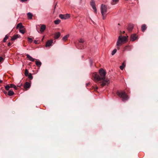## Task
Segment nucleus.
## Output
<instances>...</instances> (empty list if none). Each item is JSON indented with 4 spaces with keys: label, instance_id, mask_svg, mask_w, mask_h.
<instances>
[{
    "label": "nucleus",
    "instance_id": "2",
    "mask_svg": "<svg viewBox=\"0 0 158 158\" xmlns=\"http://www.w3.org/2000/svg\"><path fill=\"white\" fill-rule=\"evenodd\" d=\"M117 94L119 97L122 98V100L123 102L127 101L128 99V96L124 91H118Z\"/></svg>",
    "mask_w": 158,
    "mask_h": 158
},
{
    "label": "nucleus",
    "instance_id": "12",
    "mask_svg": "<svg viewBox=\"0 0 158 158\" xmlns=\"http://www.w3.org/2000/svg\"><path fill=\"white\" fill-rule=\"evenodd\" d=\"M27 58L30 61L33 62L35 60V59L33 58L31 56L28 54H26Z\"/></svg>",
    "mask_w": 158,
    "mask_h": 158
},
{
    "label": "nucleus",
    "instance_id": "32",
    "mask_svg": "<svg viewBox=\"0 0 158 158\" xmlns=\"http://www.w3.org/2000/svg\"><path fill=\"white\" fill-rule=\"evenodd\" d=\"M10 87V86H9V85H7L5 86V88L6 90H9Z\"/></svg>",
    "mask_w": 158,
    "mask_h": 158
},
{
    "label": "nucleus",
    "instance_id": "41",
    "mask_svg": "<svg viewBox=\"0 0 158 158\" xmlns=\"http://www.w3.org/2000/svg\"><path fill=\"white\" fill-rule=\"evenodd\" d=\"M21 0L22 2H24V1H27V0Z\"/></svg>",
    "mask_w": 158,
    "mask_h": 158
},
{
    "label": "nucleus",
    "instance_id": "17",
    "mask_svg": "<svg viewBox=\"0 0 158 158\" xmlns=\"http://www.w3.org/2000/svg\"><path fill=\"white\" fill-rule=\"evenodd\" d=\"M122 42H125L127 40V38L125 36H121V40Z\"/></svg>",
    "mask_w": 158,
    "mask_h": 158
},
{
    "label": "nucleus",
    "instance_id": "44",
    "mask_svg": "<svg viewBox=\"0 0 158 158\" xmlns=\"http://www.w3.org/2000/svg\"><path fill=\"white\" fill-rule=\"evenodd\" d=\"M96 89H98V87L97 86H96Z\"/></svg>",
    "mask_w": 158,
    "mask_h": 158
},
{
    "label": "nucleus",
    "instance_id": "36",
    "mask_svg": "<svg viewBox=\"0 0 158 158\" xmlns=\"http://www.w3.org/2000/svg\"><path fill=\"white\" fill-rule=\"evenodd\" d=\"M3 58L2 57H0V62L2 61Z\"/></svg>",
    "mask_w": 158,
    "mask_h": 158
},
{
    "label": "nucleus",
    "instance_id": "19",
    "mask_svg": "<svg viewBox=\"0 0 158 158\" xmlns=\"http://www.w3.org/2000/svg\"><path fill=\"white\" fill-rule=\"evenodd\" d=\"M36 65L40 67L42 64L41 62L39 61H36L35 62Z\"/></svg>",
    "mask_w": 158,
    "mask_h": 158
},
{
    "label": "nucleus",
    "instance_id": "18",
    "mask_svg": "<svg viewBox=\"0 0 158 158\" xmlns=\"http://www.w3.org/2000/svg\"><path fill=\"white\" fill-rule=\"evenodd\" d=\"M147 29V27L145 24H143L142 26V31L143 32H144V31L146 30Z\"/></svg>",
    "mask_w": 158,
    "mask_h": 158
},
{
    "label": "nucleus",
    "instance_id": "6",
    "mask_svg": "<svg viewBox=\"0 0 158 158\" xmlns=\"http://www.w3.org/2000/svg\"><path fill=\"white\" fill-rule=\"evenodd\" d=\"M90 5L92 7L93 10H94V12L95 13H97V10L95 5L94 1V0H92L90 2Z\"/></svg>",
    "mask_w": 158,
    "mask_h": 158
},
{
    "label": "nucleus",
    "instance_id": "29",
    "mask_svg": "<svg viewBox=\"0 0 158 158\" xmlns=\"http://www.w3.org/2000/svg\"><path fill=\"white\" fill-rule=\"evenodd\" d=\"M125 67L124 64V63L122 64L120 67V68L121 70H123Z\"/></svg>",
    "mask_w": 158,
    "mask_h": 158
},
{
    "label": "nucleus",
    "instance_id": "38",
    "mask_svg": "<svg viewBox=\"0 0 158 158\" xmlns=\"http://www.w3.org/2000/svg\"><path fill=\"white\" fill-rule=\"evenodd\" d=\"M78 48L79 49H82V48H83V47L80 46V47H78Z\"/></svg>",
    "mask_w": 158,
    "mask_h": 158
},
{
    "label": "nucleus",
    "instance_id": "40",
    "mask_svg": "<svg viewBox=\"0 0 158 158\" xmlns=\"http://www.w3.org/2000/svg\"><path fill=\"white\" fill-rule=\"evenodd\" d=\"M3 92L5 94H7V92L6 91H3Z\"/></svg>",
    "mask_w": 158,
    "mask_h": 158
},
{
    "label": "nucleus",
    "instance_id": "9",
    "mask_svg": "<svg viewBox=\"0 0 158 158\" xmlns=\"http://www.w3.org/2000/svg\"><path fill=\"white\" fill-rule=\"evenodd\" d=\"M121 36H120L118 37V41L116 43V45L117 46H118L119 45H121L122 44V42L121 41Z\"/></svg>",
    "mask_w": 158,
    "mask_h": 158
},
{
    "label": "nucleus",
    "instance_id": "27",
    "mask_svg": "<svg viewBox=\"0 0 158 158\" xmlns=\"http://www.w3.org/2000/svg\"><path fill=\"white\" fill-rule=\"evenodd\" d=\"M8 35H6L3 39V42H5L6 41V40L8 39Z\"/></svg>",
    "mask_w": 158,
    "mask_h": 158
},
{
    "label": "nucleus",
    "instance_id": "37",
    "mask_svg": "<svg viewBox=\"0 0 158 158\" xmlns=\"http://www.w3.org/2000/svg\"><path fill=\"white\" fill-rule=\"evenodd\" d=\"M22 83H21V84H20L19 85H18V86H19V87H20L21 86H22Z\"/></svg>",
    "mask_w": 158,
    "mask_h": 158
},
{
    "label": "nucleus",
    "instance_id": "34",
    "mask_svg": "<svg viewBox=\"0 0 158 158\" xmlns=\"http://www.w3.org/2000/svg\"><path fill=\"white\" fill-rule=\"evenodd\" d=\"M89 62L90 64V66H92L93 62V60L91 59H90L89 60Z\"/></svg>",
    "mask_w": 158,
    "mask_h": 158
},
{
    "label": "nucleus",
    "instance_id": "14",
    "mask_svg": "<svg viewBox=\"0 0 158 158\" xmlns=\"http://www.w3.org/2000/svg\"><path fill=\"white\" fill-rule=\"evenodd\" d=\"M134 26L132 24H130L128 25V30L129 31H131L133 28Z\"/></svg>",
    "mask_w": 158,
    "mask_h": 158
},
{
    "label": "nucleus",
    "instance_id": "22",
    "mask_svg": "<svg viewBox=\"0 0 158 158\" xmlns=\"http://www.w3.org/2000/svg\"><path fill=\"white\" fill-rule=\"evenodd\" d=\"M27 15L28 17L30 19H32V15L30 12H28L27 13Z\"/></svg>",
    "mask_w": 158,
    "mask_h": 158
},
{
    "label": "nucleus",
    "instance_id": "30",
    "mask_svg": "<svg viewBox=\"0 0 158 158\" xmlns=\"http://www.w3.org/2000/svg\"><path fill=\"white\" fill-rule=\"evenodd\" d=\"M28 71L27 69H26L25 71V75L26 76H27L28 75Z\"/></svg>",
    "mask_w": 158,
    "mask_h": 158
},
{
    "label": "nucleus",
    "instance_id": "31",
    "mask_svg": "<svg viewBox=\"0 0 158 158\" xmlns=\"http://www.w3.org/2000/svg\"><path fill=\"white\" fill-rule=\"evenodd\" d=\"M27 76H28L30 80H32L33 79V76L31 73H30L29 75H28Z\"/></svg>",
    "mask_w": 158,
    "mask_h": 158
},
{
    "label": "nucleus",
    "instance_id": "23",
    "mask_svg": "<svg viewBox=\"0 0 158 158\" xmlns=\"http://www.w3.org/2000/svg\"><path fill=\"white\" fill-rule=\"evenodd\" d=\"M119 0H112V5H114L117 4L119 2Z\"/></svg>",
    "mask_w": 158,
    "mask_h": 158
},
{
    "label": "nucleus",
    "instance_id": "11",
    "mask_svg": "<svg viewBox=\"0 0 158 158\" xmlns=\"http://www.w3.org/2000/svg\"><path fill=\"white\" fill-rule=\"evenodd\" d=\"M27 58L30 61L33 62L35 60V59L33 58L31 56L28 54H26Z\"/></svg>",
    "mask_w": 158,
    "mask_h": 158
},
{
    "label": "nucleus",
    "instance_id": "1",
    "mask_svg": "<svg viewBox=\"0 0 158 158\" xmlns=\"http://www.w3.org/2000/svg\"><path fill=\"white\" fill-rule=\"evenodd\" d=\"M99 73L100 76L97 73L94 74V79L95 81L97 83L100 84L102 87L108 85L110 83V80L105 77L106 72L102 69H99Z\"/></svg>",
    "mask_w": 158,
    "mask_h": 158
},
{
    "label": "nucleus",
    "instance_id": "15",
    "mask_svg": "<svg viewBox=\"0 0 158 158\" xmlns=\"http://www.w3.org/2000/svg\"><path fill=\"white\" fill-rule=\"evenodd\" d=\"M60 34L59 32H58L55 34L54 38L55 39H57L60 36Z\"/></svg>",
    "mask_w": 158,
    "mask_h": 158
},
{
    "label": "nucleus",
    "instance_id": "45",
    "mask_svg": "<svg viewBox=\"0 0 158 158\" xmlns=\"http://www.w3.org/2000/svg\"><path fill=\"white\" fill-rule=\"evenodd\" d=\"M92 22L94 24V22L92 20Z\"/></svg>",
    "mask_w": 158,
    "mask_h": 158
},
{
    "label": "nucleus",
    "instance_id": "8",
    "mask_svg": "<svg viewBox=\"0 0 158 158\" xmlns=\"http://www.w3.org/2000/svg\"><path fill=\"white\" fill-rule=\"evenodd\" d=\"M31 83L29 82H26L24 85V87L25 89H29L31 86Z\"/></svg>",
    "mask_w": 158,
    "mask_h": 158
},
{
    "label": "nucleus",
    "instance_id": "10",
    "mask_svg": "<svg viewBox=\"0 0 158 158\" xmlns=\"http://www.w3.org/2000/svg\"><path fill=\"white\" fill-rule=\"evenodd\" d=\"M53 43V40H48L46 43V47H50Z\"/></svg>",
    "mask_w": 158,
    "mask_h": 158
},
{
    "label": "nucleus",
    "instance_id": "35",
    "mask_svg": "<svg viewBox=\"0 0 158 158\" xmlns=\"http://www.w3.org/2000/svg\"><path fill=\"white\" fill-rule=\"evenodd\" d=\"M34 43L35 44H38V41L37 40H34Z\"/></svg>",
    "mask_w": 158,
    "mask_h": 158
},
{
    "label": "nucleus",
    "instance_id": "5",
    "mask_svg": "<svg viewBox=\"0 0 158 158\" xmlns=\"http://www.w3.org/2000/svg\"><path fill=\"white\" fill-rule=\"evenodd\" d=\"M59 17L61 19H66L69 18L70 17V15L68 14L65 15L60 14L59 15Z\"/></svg>",
    "mask_w": 158,
    "mask_h": 158
},
{
    "label": "nucleus",
    "instance_id": "46",
    "mask_svg": "<svg viewBox=\"0 0 158 158\" xmlns=\"http://www.w3.org/2000/svg\"><path fill=\"white\" fill-rule=\"evenodd\" d=\"M117 48H118V49H119V48L118 47H117Z\"/></svg>",
    "mask_w": 158,
    "mask_h": 158
},
{
    "label": "nucleus",
    "instance_id": "21",
    "mask_svg": "<svg viewBox=\"0 0 158 158\" xmlns=\"http://www.w3.org/2000/svg\"><path fill=\"white\" fill-rule=\"evenodd\" d=\"M14 94V92L12 90H10L8 92V95L9 96H11Z\"/></svg>",
    "mask_w": 158,
    "mask_h": 158
},
{
    "label": "nucleus",
    "instance_id": "4",
    "mask_svg": "<svg viewBox=\"0 0 158 158\" xmlns=\"http://www.w3.org/2000/svg\"><path fill=\"white\" fill-rule=\"evenodd\" d=\"M16 28L17 29L18 28H19V31L20 33L22 34H24L25 33V28L22 25L21 23H19L18 24L16 27Z\"/></svg>",
    "mask_w": 158,
    "mask_h": 158
},
{
    "label": "nucleus",
    "instance_id": "24",
    "mask_svg": "<svg viewBox=\"0 0 158 158\" xmlns=\"http://www.w3.org/2000/svg\"><path fill=\"white\" fill-rule=\"evenodd\" d=\"M84 40L82 39H80L79 41V43H78V46H80V45H81V44H82L84 42Z\"/></svg>",
    "mask_w": 158,
    "mask_h": 158
},
{
    "label": "nucleus",
    "instance_id": "33",
    "mask_svg": "<svg viewBox=\"0 0 158 158\" xmlns=\"http://www.w3.org/2000/svg\"><path fill=\"white\" fill-rule=\"evenodd\" d=\"M27 39H28V41L30 43H31L32 42V41H33L32 39L30 38V37H28Z\"/></svg>",
    "mask_w": 158,
    "mask_h": 158
},
{
    "label": "nucleus",
    "instance_id": "39",
    "mask_svg": "<svg viewBox=\"0 0 158 158\" xmlns=\"http://www.w3.org/2000/svg\"><path fill=\"white\" fill-rule=\"evenodd\" d=\"M10 42H9L8 43V46H10Z\"/></svg>",
    "mask_w": 158,
    "mask_h": 158
},
{
    "label": "nucleus",
    "instance_id": "13",
    "mask_svg": "<svg viewBox=\"0 0 158 158\" xmlns=\"http://www.w3.org/2000/svg\"><path fill=\"white\" fill-rule=\"evenodd\" d=\"M20 36V35L18 34H17L14 35L11 38V40L12 41H14L19 38Z\"/></svg>",
    "mask_w": 158,
    "mask_h": 158
},
{
    "label": "nucleus",
    "instance_id": "26",
    "mask_svg": "<svg viewBox=\"0 0 158 158\" xmlns=\"http://www.w3.org/2000/svg\"><path fill=\"white\" fill-rule=\"evenodd\" d=\"M10 87L11 88H13L15 90H16L17 89V88L16 86L13 84H11L10 85Z\"/></svg>",
    "mask_w": 158,
    "mask_h": 158
},
{
    "label": "nucleus",
    "instance_id": "20",
    "mask_svg": "<svg viewBox=\"0 0 158 158\" xmlns=\"http://www.w3.org/2000/svg\"><path fill=\"white\" fill-rule=\"evenodd\" d=\"M69 34L67 35L64 36L62 38V40L64 41H66L69 38Z\"/></svg>",
    "mask_w": 158,
    "mask_h": 158
},
{
    "label": "nucleus",
    "instance_id": "3",
    "mask_svg": "<svg viewBox=\"0 0 158 158\" xmlns=\"http://www.w3.org/2000/svg\"><path fill=\"white\" fill-rule=\"evenodd\" d=\"M101 10L102 19L104 20L106 16V13L107 12V7L105 5L102 4L101 7Z\"/></svg>",
    "mask_w": 158,
    "mask_h": 158
},
{
    "label": "nucleus",
    "instance_id": "16",
    "mask_svg": "<svg viewBox=\"0 0 158 158\" xmlns=\"http://www.w3.org/2000/svg\"><path fill=\"white\" fill-rule=\"evenodd\" d=\"M46 26L44 25H42L40 27V31L42 32L45 30Z\"/></svg>",
    "mask_w": 158,
    "mask_h": 158
},
{
    "label": "nucleus",
    "instance_id": "25",
    "mask_svg": "<svg viewBox=\"0 0 158 158\" xmlns=\"http://www.w3.org/2000/svg\"><path fill=\"white\" fill-rule=\"evenodd\" d=\"M60 22V20L59 19H57L54 21V23L55 24H58Z\"/></svg>",
    "mask_w": 158,
    "mask_h": 158
},
{
    "label": "nucleus",
    "instance_id": "7",
    "mask_svg": "<svg viewBox=\"0 0 158 158\" xmlns=\"http://www.w3.org/2000/svg\"><path fill=\"white\" fill-rule=\"evenodd\" d=\"M138 39V37L136 34H133L131 35V40L134 41Z\"/></svg>",
    "mask_w": 158,
    "mask_h": 158
},
{
    "label": "nucleus",
    "instance_id": "42",
    "mask_svg": "<svg viewBox=\"0 0 158 158\" xmlns=\"http://www.w3.org/2000/svg\"><path fill=\"white\" fill-rule=\"evenodd\" d=\"M89 84V83H87L86 84V86H87Z\"/></svg>",
    "mask_w": 158,
    "mask_h": 158
},
{
    "label": "nucleus",
    "instance_id": "43",
    "mask_svg": "<svg viewBox=\"0 0 158 158\" xmlns=\"http://www.w3.org/2000/svg\"><path fill=\"white\" fill-rule=\"evenodd\" d=\"M2 81L0 79V83H2Z\"/></svg>",
    "mask_w": 158,
    "mask_h": 158
},
{
    "label": "nucleus",
    "instance_id": "28",
    "mask_svg": "<svg viewBox=\"0 0 158 158\" xmlns=\"http://www.w3.org/2000/svg\"><path fill=\"white\" fill-rule=\"evenodd\" d=\"M117 49H114V50L112 51L111 55L113 56L114 55L116 52Z\"/></svg>",
    "mask_w": 158,
    "mask_h": 158
}]
</instances>
